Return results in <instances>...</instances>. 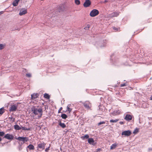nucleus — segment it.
I'll return each mask as SVG.
<instances>
[{"mask_svg":"<svg viewBox=\"0 0 152 152\" xmlns=\"http://www.w3.org/2000/svg\"><path fill=\"white\" fill-rule=\"evenodd\" d=\"M31 110L34 114L35 115L40 114V117H41L42 115L43 110L41 107L34 106L31 108Z\"/></svg>","mask_w":152,"mask_h":152,"instance_id":"obj_1","label":"nucleus"},{"mask_svg":"<svg viewBox=\"0 0 152 152\" xmlns=\"http://www.w3.org/2000/svg\"><path fill=\"white\" fill-rule=\"evenodd\" d=\"M99 12L97 10L93 9L90 12V15L91 17H94L99 14Z\"/></svg>","mask_w":152,"mask_h":152,"instance_id":"obj_2","label":"nucleus"},{"mask_svg":"<svg viewBox=\"0 0 152 152\" xmlns=\"http://www.w3.org/2000/svg\"><path fill=\"white\" fill-rule=\"evenodd\" d=\"M45 144L43 142H40L39 143L37 144V150L41 151L40 150H39V148L41 150H43L45 149Z\"/></svg>","mask_w":152,"mask_h":152,"instance_id":"obj_3","label":"nucleus"},{"mask_svg":"<svg viewBox=\"0 0 152 152\" xmlns=\"http://www.w3.org/2000/svg\"><path fill=\"white\" fill-rule=\"evenodd\" d=\"M132 133L131 131L128 130L122 132L121 134L122 136L128 137L130 136L131 134Z\"/></svg>","mask_w":152,"mask_h":152,"instance_id":"obj_4","label":"nucleus"},{"mask_svg":"<svg viewBox=\"0 0 152 152\" xmlns=\"http://www.w3.org/2000/svg\"><path fill=\"white\" fill-rule=\"evenodd\" d=\"M16 139L20 141H22L23 143H21L22 144L24 143L25 142H26L28 140V138L27 137H18V138H16Z\"/></svg>","mask_w":152,"mask_h":152,"instance_id":"obj_5","label":"nucleus"},{"mask_svg":"<svg viewBox=\"0 0 152 152\" xmlns=\"http://www.w3.org/2000/svg\"><path fill=\"white\" fill-rule=\"evenodd\" d=\"M85 107L88 109H90L91 107V104L88 101H86L83 103Z\"/></svg>","mask_w":152,"mask_h":152,"instance_id":"obj_6","label":"nucleus"},{"mask_svg":"<svg viewBox=\"0 0 152 152\" xmlns=\"http://www.w3.org/2000/svg\"><path fill=\"white\" fill-rule=\"evenodd\" d=\"M18 108V106L16 104L12 105L10 107L9 111L10 112L15 111Z\"/></svg>","mask_w":152,"mask_h":152,"instance_id":"obj_7","label":"nucleus"},{"mask_svg":"<svg viewBox=\"0 0 152 152\" xmlns=\"http://www.w3.org/2000/svg\"><path fill=\"white\" fill-rule=\"evenodd\" d=\"M91 2L90 0H86L83 4V6L85 7H89L91 4Z\"/></svg>","mask_w":152,"mask_h":152,"instance_id":"obj_8","label":"nucleus"},{"mask_svg":"<svg viewBox=\"0 0 152 152\" xmlns=\"http://www.w3.org/2000/svg\"><path fill=\"white\" fill-rule=\"evenodd\" d=\"M4 138L8 140H12L13 139V136L12 134H7L4 136Z\"/></svg>","mask_w":152,"mask_h":152,"instance_id":"obj_9","label":"nucleus"},{"mask_svg":"<svg viewBox=\"0 0 152 152\" xmlns=\"http://www.w3.org/2000/svg\"><path fill=\"white\" fill-rule=\"evenodd\" d=\"M39 94L38 93H34L31 95V99L32 100H35L39 97Z\"/></svg>","mask_w":152,"mask_h":152,"instance_id":"obj_10","label":"nucleus"},{"mask_svg":"<svg viewBox=\"0 0 152 152\" xmlns=\"http://www.w3.org/2000/svg\"><path fill=\"white\" fill-rule=\"evenodd\" d=\"M27 13V11L26 10L22 9L20 10L19 14L21 16L23 15H25Z\"/></svg>","mask_w":152,"mask_h":152,"instance_id":"obj_11","label":"nucleus"},{"mask_svg":"<svg viewBox=\"0 0 152 152\" xmlns=\"http://www.w3.org/2000/svg\"><path fill=\"white\" fill-rule=\"evenodd\" d=\"M132 116L129 114L126 115L124 118L125 120L128 121L131 120H132Z\"/></svg>","mask_w":152,"mask_h":152,"instance_id":"obj_12","label":"nucleus"},{"mask_svg":"<svg viewBox=\"0 0 152 152\" xmlns=\"http://www.w3.org/2000/svg\"><path fill=\"white\" fill-rule=\"evenodd\" d=\"M88 142L90 144H91L93 145H94L95 143H94V140L92 138H88Z\"/></svg>","mask_w":152,"mask_h":152,"instance_id":"obj_13","label":"nucleus"},{"mask_svg":"<svg viewBox=\"0 0 152 152\" xmlns=\"http://www.w3.org/2000/svg\"><path fill=\"white\" fill-rule=\"evenodd\" d=\"M119 14V12H113L110 15V16L112 18L114 17H116L118 16Z\"/></svg>","mask_w":152,"mask_h":152,"instance_id":"obj_14","label":"nucleus"},{"mask_svg":"<svg viewBox=\"0 0 152 152\" xmlns=\"http://www.w3.org/2000/svg\"><path fill=\"white\" fill-rule=\"evenodd\" d=\"M67 110L66 111H67L69 112L70 113V112L72 111V105L71 104H69L68 105L67 107Z\"/></svg>","mask_w":152,"mask_h":152,"instance_id":"obj_15","label":"nucleus"},{"mask_svg":"<svg viewBox=\"0 0 152 152\" xmlns=\"http://www.w3.org/2000/svg\"><path fill=\"white\" fill-rule=\"evenodd\" d=\"M19 1L20 0H15L12 3V5L14 6H17Z\"/></svg>","mask_w":152,"mask_h":152,"instance_id":"obj_16","label":"nucleus"},{"mask_svg":"<svg viewBox=\"0 0 152 152\" xmlns=\"http://www.w3.org/2000/svg\"><path fill=\"white\" fill-rule=\"evenodd\" d=\"M118 144L116 143H114L111 146L110 148V150H113L116 147L118 146Z\"/></svg>","mask_w":152,"mask_h":152,"instance_id":"obj_17","label":"nucleus"},{"mask_svg":"<svg viewBox=\"0 0 152 152\" xmlns=\"http://www.w3.org/2000/svg\"><path fill=\"white\" fill-rule=\"evenodd\" d=\"M27 148L30 150H33L34 149V147L32 144H30L27 146Z\"/></svg>","mask_w":152,"mask_h":152,"instance_id":"obj_18","label":"nucleus"},{"mask_svg":"<svg viewBox=\"0 0 152 152\" xmlns=\"http://www.w3.org/2000/svg\"><path fill=\"white\" fill-rule=\"evenodd\" d=\"M14 129L16 130H19L21 129V128L18 125H16L14 126Z\"/></svg>","mask_w":152,"mask_h":152,"instance_id":"obj_19","label":"nucleus"},{"mask_svg":"<svg viewBox=\"0 0 152 152\" xmlns=\"http://www.w3.org/2000/svg\"><path fill=\"white\" fill-rule=\"evenodd\" d=\"M59 125L63 128H64L66 127V125L64 123H62L60 122L59 123Z\"/></svg>","mask_w":152,"mask_h":152,"instance_id":"obj_20","label":"nucleus"},{"mask_svg":"<svg viewBox=\"0 0 152 152\" xmlns=\"http://www.w3.org/2000/svg\"><path fill=\"white\" fill-rule=\"evenodd\" d=\"M5 112V110L4 107L0 109V115H2Z\"/></svg>","mask_w":152,"mask_h":152,"instance_id":"obj_21","label":"nucleus"},{"mask_svg":"<svg viewBox=\"0 0 152 152\" xmlns=\"http://www.w3.org/2000/svg\"><path fill=\"white\" fill-rule=\"evenodd\" d=\"M89 137V136L88 134H86L84 136L81 137V138L83 140H84L86 139H88Z\"/></svg>","mask_w":152,"mask_h":152,"instance_id":"obj_22","label":"nucleus"},{"mask_svg":"<svg viewBox=\"0 0 152 152\" xmlns=\"http://www.w3.org/2000/svg\"><path fill=\"white\" fill-rule=\"evenodd\" d=\"M114 115H119L120 114V112L118 110V111H114L113 113Z\"/></svg>","mask_w":152,"mask_h":152,"instance_id":"obj_23","label":"nucleus"},{"mask_svg":"<svg viewBox=\"0 0 152 152\" xmlns=\"http://www.w3.org/2000/svg\"><path fill=\"white\" fill-rule=\"evenodd\" d=\"M119 120L118 119H115L114 120H110V123H116L118 122Z\"/></svg>","mask_w":152,"mask_h":152,"instance_id":"obj_24","label":"nucleus"},{"mask_svg":"<svg viewBox=\"0 0 152 152\" xmlns=\"http://www.w3.org/2000/svg\"><path fill=\"white\" fill-rule=\"evenodd\" d=\"M44 97L47 99H49L50 98L49 95L47 93H45L44 94Z\"/></svg>","mask_w":152,"mask_h":152,"instance_id":"obj_25","label":"nucleus"},{"mask_svg":"<svg viewBox=\"0 0 152 152\" xmlns=\"http://www.w3.org/2000/svg\"><path fill=\"white\" fill-rule=\"evenodd\" d=\"M61 117L63 119H66L67 118V116L66 114H63L61 115Z\"/></svg>","mask_w":152,"mask_h":152,"instance_id":"obj_26","label":"nucleus"},{"mask_svg":"<svg viewBox=\"0 0 152 152\" xmlns=\"http://www.w3.org/2000/svg\"><path fill=\"white\" fill-rule=\"evenodd\" d=\"M139 132V129L137 128H136L133 132V133L134 134H137Z\"/></svg>","mask_w":152,"mask_h":152,"instance_id":"obj_27","label":"nucleus"},{"mask_svg":"<svg viewBox=\"0 0 152 152\" xmlns=\"http://www.w3.org/2000/svg\"><path fill=\"white\" fill-rule=\"evenodd\" d=\"M75 3L76 4L79 5L80 4V2L79 0H75Z\"/></svg>","mask_w":152,"mask_h":152,"instance_id":"obj_28","label":"nucleus"},{"mask_svg":"<svg viewBox=\"0 0 152 152\" xmlns=\"http://www.w3.org/2000/svg\"><path fill=\"white\" fill-rule=\"evenodd\" d=\"M5 47V45L0 44V50H1L3 49Z\"/></svg>","mask_w":152,"mask_h":152,"instance_id":"obj_29","label":"nucleus"},{"mask_svg":"<svg viewBox=\"0 0 152 152\" xmlns=\"http://www.w3.org/2000/svg\"><path fill=\"white\" fill-rule=\"evenodd\" d=\"M21 127V129L23 130H30V128H25V127H22V126Z\"/></svg>","mask_w":152,"mask_h":152,"instance_id":"obj_30","label":"nucleus"},{"mask_svg":"<svg viewBox=\"0 0 152 152\" xmlns=\"http://www.w3.org/2000/svg\"><path fill=\"white\" fill-rule=\"evenodd\" d=\"M90 27V25L89 24H87L86 25V26H85L84 28V29L85 30H88V29Z\"/></svg>","mask_w":152,"mask_h":152,"instance_id":"obj_31","label":"nucleus"},{"mask_svg":"<svg viewBox=\"0 0 152 152\" xmlns=\"http://www.w3.org/2000/svg\"><path fill=\"white\" fill-rule=\"evenodd\" d=\"M105 123V122L104 121H103L100 122L99 123H98V126H99L101 124H104Z\"/></svg>","mask_w":152,"mask_h":152,"instance_id":"obj_32","label":"nucleus"},{"mask_svg":"<svg viewBox=\"0 0 152 152\" xmlns=\"http://www.w3.org/2000/svg\"><path fill=\"white\" fill-rule=\"evenodd\" d=\"M26 76L27 77H31V73H28L26 74Z\"/></svg>","mask_w":152,"mask_h":152,"instance_id":"obj_33","label":"nucleus"},{"mask_svg":"<svg viewBox=\"0 0 152 152\" xmlns=\"http://www.w3.org/2000/svg\"><path fill=\"white\" fill-rule=\"evenodd\" d=\"M4 134V133L3 132H0V136L2 137Z\"/></svg>","mask_w":152,"mask_h":152,"instance_id":"obj_34","label":"nucleus"},{"mask_svg":"<svg viewBox=\"0 0 152 152\" xmlns=\"http://www.w3.org/2000/svg\"><path fill=\"white\" fill-rule=\"evenodd\" d=\"M113 28L114 30H115L116 31H118V30L119 29V28H116V27H114Z\"/></svg>","mask_w":152,"mask_h":152,"instance_id":"obj_35","label":"nucleus"},{"mask_svg":"<svg viewBox=\"0 0 152 152\" xmlns=\"http://www.w3.org/2000/svg\"><path fill=\"white\" fill-rule=\"evenodd\" d=\"M126 86V84L125 83L122 84H121L120 85V86L121 87L125 86Z\"/></svg>","mask_w":152,"mask_h":152,"instance_id":"obj_36","label":"nucleus"},{"mask_svg":"<svg viewBox=\"0 0 152 152\" xmlns=\"http://www.w3.org/2000/svg\"><path fill=\"white\" fill-rule=\"evenodd\" d=\"M62 110V107H61L58 110V113H59L61 112V111Z\"/></svg>","mask_w":152,"mask_h":152,"instance_id":"obj_37","label":"nucleus"},{"mask_svg":"<svg viewBox=\"0 0 152 152\" xmlns=\"http://www.w3.org/2000/svg\"><path fill=\"white\" fill-rule=\"evenodd\" d=\"M22 147H21V145H20L19 146V149L20 151L22 149Z\"/></svg>","mask_w":152,"mask_h":152,"instance_id":"obj_38","label":"nucleus"},{"mask_svg":"<svg viewBox=\"0 0 152 152\" xmlns=\"http://www.w3.org/2000/svg\"><path fill=\"white\" fill-rule=\"evenodd\" d=\"M49 150V148H46L45 149V151L46 152H48V151Z\"/></svg>","mask_w":152,"mask_h":152,"instance_id":"obj_39","label":"nucleus"},{"mask_svg":"<svg viewBox=\"0 0 152 152\" xmlns=\"http://www.w3.org/2000/svg\"><path fill=\"white\" fill-rule=\"evenodd\" d=\"M120 124L121 125L123 124H124V122L123 121H120L119 122Z\"/></svg>","mask_w":152,"mask_h":152,"instance_id":"obj_40","label":"nucleus"},{"mask_svg":"<svg viewBox=\"0 0 152 152\" xmlns=\"http://www.w3.org/2000/svg\"><path fill=\"white\" fill-rule=\"evenodd\" d=\"M101 150L100 148H98L96 149V152L100 151Z\"/></svg>","mask_w":152,"mask_h":152,"instance_id":"obj_41","label":"nucleus"},{"mask_svg":"<svg viewBox=\"0 0 152 152\" xmlns=\"http://www.w3.org/2000/svg\"><path fill=\"white\" fill-rule=\"evenodd\" d=\"M4 13L3 11H1L0 12V15Z\"/></svg>","mask_w":152,"mask_h":152,"instance_id":"obj_42","label":"nucleus"},{"mask_svg":"<svg viewBox=\"0 0 152 152\" xmlns=\"http://www.w3.org/2000/svg\"><path fill=\"white\" fill-rule=\"evenodd\" d=\"M150 99L151 100H152V95L151 96L150 98Z\"/></svg>","mask_w":152,"mask_h":152,"instance_id":"obj_43","label":"nucleus"},{"mask_svg":"<svg viewBox=\"0 0 152 152\" xmlns=\"http://www.w3.org/2000/svg\"><path fill=\"white\" fill-rule=\"evenodd\" d=\"M107 2V0H105V1H104V2L105 3Z\"/></svg>","mask_w":152,"mask_h":152,"instance_id":"obj_44","label":"nucleus"},{"mask_svg":"<svg viewBox=\"0 0 152 152\" xmlns=\"http://www.w3.org/2000/svg\"><path fill=\"white\" fill-rule=\"evenodd\" d=\"M2 139L0 137V141H1V140Z\"/></svg>","mask_w":152,"mask_h":152,"instance_id":"obj_45","label":"nucleus"},{"mask_svg":"<svg viewBox=\"0 0 152 152\" xmlns=\"http://www.w3.org/2000/svg\"><path fill=\"white\" fill-rule=\"evenodd\" d=\"M60 150L62 151V149L61 148H60Z\"/></svg>","mask_w":152,"mask_h":152,"instance_id":"obj_46","label":"nucleus"}]
</instances>
